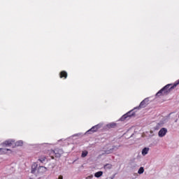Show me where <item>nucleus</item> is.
Instances as JSON below:
<instances>
[{"label":"nucleus","mask_w":179,"mask_h":179,"mask_svg":"<svg viewBox=\"0 0 179 179\" xmlns=\"http://www.w3.org/2000/svg\"><path fill=\"white\" fill-rule=\"evenodd\" d=\"M179 85V79L176 81L173 84V85L171 86V84H167L164 87H163L157 94L156 96L159 97V96H162V94H169L173 89L175 87H177Z\"/></svg>","instance_id":"f257e3e1"},{"label":"nucleus","mask_w":179,"mask_h":179,"mask_svg":"<svg viewBox=\"0 0 179 179\" xmlns=\"http://www.w3.org/2000/svg\"><path fill=\"white\" fill-rule=\"evenodd\" d=\"M134 110L136 109L134 108L133 110H129L126 114L123 115L120 118V121H125V120L128 121V120L131 119V117H135V111H134Z\"/></svg>","instance_id":"f03ea898"},{"label":"nucleus","mask_w":179,"mask_h":179,"mask_svg":"<svg viewBox=\"0 0 179 179\" xmlns=\"http://www.w3.org/2000/svg\"><path fill=\"white\" fill-rule=\"evenodd\" d=\"M149 103V98L144 99L139 104V106L134 108V110H141V108H145Z\"/></svg>","instance_id":"7ed1b4c3"},{"label":"nucleus","mask_w":179,"mask_h":179,"mask_svg":"<svg viewBox=\"0 0 179 179\" xmlns=\"http://www.w3.org/2000/svg\"><path fill=\"white\" fill-rule=\"evenodd\" d=\"M120 148H121V145H113L109 150H104V153L105 155H110L113 153V152H117Z\"/></svg>","instance_id":"20e7f679"},{"label":"nucleus","mask_w":179,"mask_h":179,"mask_svg":"<svg viewBox=\"0 0 179 179\" xmlns=\"http://www.w3.org/2000/svg\"><path fill=\"white\" fill-rule=\"evenodd\" d=\"M52 153L55 154V157L59 159L62 155H64V150L62 149L56 148L55 150L52 151Z\"/></svg>","instance_id":"39448f33"},{"label":"nucleus","mask_w":179,"mask_h":179,"mask_svg":"<svg viewBox=\"0 0 179 179\" xmlns=\"http://www.w3.org/2000/svg\"><path fill=\"white\" fill-rule=\"evenodd\" d=\"M167 134V129L165 127L162 128L159 132H158V136L159 138H163L164 136H166V134Z\"/></svg>","instance_id":"423d86ee"},{"label":"nucleus","mask_w":179,"mask_h":179,"mask_svg":"<svg viewBox=\"0 0 179 179\" xmlns=\"http://www.w3.org/2000/svg\"><path fill=\"white\" fill-rule=\"evenodd\" d=\"M15 141L13 140H7L1 143L3 146H12V143H13Z\"/></svg>","instance_id":"0eeeda50"},{"label":"nucleus","mask_w":179,"mask_h":179,"mask_svg":"<svg viewBox=\"0 0 179 179\" xmlns=\"http://www.w3.org/2000/svg\"><path fill=\"white\" fill-rule=\"evenodd\" d=\"M38 167V164H37V163H34L31 166V173L32 174H34V173H36V171H37Z\"/></svg>","instance_id":"6e6552de"},{"label":"nucleus","mask_w":179,"mask_h":179,"mask_svg":"<svg viewBox=\"0 0 179 179\" xmlns=\"http://www.w3.org/2000/svg\"><path fill=\"white\" fill-rule=\"evenodd\" d=\"M59 76L61 78H64V79H66V78H68V73H66L65 71H63L60 72Z\"/></svg>","instance_id":"1a4fd4ad"},{"label":"nucleus","mask_w":179,"mask_h":179,"mask_svg":"<svg viewBox=\"0 0 179 179\" xmlns=\"http://www.w3.org/2000/svg\"><path fill=\"white\" fill-rule=\"evenodd\" d=\"M142 155L143 156H146V155H148V153H149V148H144L142 151H141Z\"/></svg>","instance_id":"9d476101"},{"label":"nucleus","mask_w":179,"mask_h":179,"mask_svg":"<svg viewBox=\"0 0 179 179\" xmlns=\"http://www.w3.org/2000/svg\"><path fill=\"white\" fill-rule=\"evenodd\" d=\"M91 132H92V134L94 132H97V129H96V126L92 127L91 129L87 131L86 134H90Z\"/></svg>","instance_id":"9b49d317"},{"label":"nucleus","mask_w":179,"mask_h":179,"mask_svg":"<svg viewBox=\"0 0 179 179\" xmlns=\"http://www.w3.org/2000/svg\"><path fill=\"white\" fill-rule=\"evenodd\" d=\"M101 176H103V171H99L94 173V177H96V178H100V177H101Z\"/></svg>","instance_id":"f8f14e48"},{"label":"nucleus","mask_w":179,"mask_h":179,"mask_svg":"<svg viewBox=\"0 0 179 179\" xmlns=\"http://www.w3.org/2000/svg\"><path fill=\"white\" fill-rule=\"evenodd\" d=\"M117 126V124L115 122L109 123L106 125V127L110 129L111 128H115Z\"/></svg>","instance_id":"ddd939ff"},{"label":"nucleus","mask_w":179,"mask_h":179,"mask_svg":"<svg viewBox=\"0 0 179 179\" xmlns=\"http://www.w3.org/2000/svg\"><path fill=\"white\" fill-rule=\"evenodd\" d=\"M15 146H23V141L20 140L15 142Z\"/></svg>","instance_id":"4468645a"},{"label":"nucleus","mask_w":179,"mask_h":179,"mask_svg":"<svg viewBox=\"0 0 179 179\" xmlns=\"http://www.w3.org/2000/svg\"><path fill=\"white\" fill-rule=\"evenodd\" d=\"M8 150H10L8 148H0V153H8Z\"/></svg>","instance_id":"2eb2a0df"},{"label":"nucleus","mask_w":179,"mask_h":179,"mask_svg":"<svg viewBox=\"0 0 179 179\" xmlns=\"http://www.w3.org/2000/svg\"><path fill=\"white\" fill-rule=\"evenodd\" d=\"M87 155H89V152H87V150H84L82 152L81 157H86Z\"/></svg>","instance_id":"dca6fc26"},{"label":"nucleus","mask_w":179,"mask_h":179,"mask_svg":"<svg viewBox=\"0 0 179 179\" xmlns=\"http://www.w3.org/2000/svg\"><path fill=\"white\" fill-rule=\"evenodd\" d=\"M145 169L143 166H141L138 171V174H143Z\"/></svg>","instance_id":"f3484780"},{"label":"nucleus","mask_w":179,"mask_h":179,"mask_svg":"<svg viewBox=\"0 0 179 179\" xmlns=\"http://www.w3.org/2000/svg\"><path fill=\"white\" fill-rule=\"evenodd\" d=\"M113 168V165H111L110 164H106L105 166H104V169H106L108 170H110V169Z\"/></svg>","instance_id":"a211bd4d"},{"label":"nucleus","mask_w":179,"mask_h":179,"mask_svg":"<svg viewBox=\"0 0 179 179\" xmlns=\"http://www.w3.org/2000/svg\"><path fill=\"white\" fill-rule=\"evenodd\" d=\"M45 157H42L38 159V161L41 162V163H44L45 162Z\"/></svg>","instance_id":"6ab92c4d"},{"label":"nucleus","mask_w":179,"mask_h":179,"mask_svg":"<svg viewBox=\"0 0 179 179\" xmlns=\"http://www.w3.org/2000/svg\"><path fill=\"white\" fill-rule=\"evenodd\" d=\"M102 124H96V125H95V127H96V129L97 130V131H99V129H100V128H101V127H102Z\"/></svg>","instance_id":"aec40b11"},{"label":"nucleus","mask_w":179,"mask_h":179,"mask_svg":"<svg viewBox=\"0 0 179 179\" xmlns=\"http://www.w3.org/2000/svg\"><path fill=\"white\" fill-rule=\"evenodd\" d=\"M154 129H155V131H158V129H160V123H158L155 127Z\"/></svg>","instance_id":"412c9836"},{"label":"nucleus","mask_w":179,"mask_h":179,"mask_svg":"<svg viewBox=\"0 0 179 179\" xmlns=\"http://www.w3.org/2000/svg\"><path fill=\"white\" fill-rule=\"evenodd\" d=\"M41 169H43V172L47 171V168L45 166H39L38 170H40Z\"/></svg>","instance_id":"4be33fe9"},{"label":"nucleus","mask_w":179,"mask_h":179,"mask_svg":"<svg viewBox=\"0 0 179 179\" xmlns=\"http://www.w3.org/2000/svg\"><path fill=\"white\" fill-rule=\"evenodd\" d=\"M114 178H115V175H113L111 177H110L108 179H114Z\"/></svg>","instance_id":"5701e85b"},{"label":"nucleus","mask_w":179,"mask_h":179,"mask_svg":"<svg viewBox=\"0 0 179 179\" xmlns=\"http://www.w3.org/2000/svg\"><path fill=\"white\" fill-rule=\"evenodd\" d=\"M73 136H80V134H76L73 135Z\"/></svg>","instance_id":"b1692460"},{"label":"nucleus","mask_w":179,"mask_h":179,"mask_svg":"<svg viewBox=\"0 0 179 179\" xmlns=\"http://www.w3.org/2000/svg\"><path fill=\"white\" fill-rule=\"evenodd\" d=\"M59 179H64V177L62 176H59Z\"/></svg>","instance_id":"393cba45"},{"label":"nucleus","mask_w":179,"mask_h":179,"mask_svg":"<svg viewBox=\"0 0 179 179\" xmlns=\"http://www.w3.org/2000/svg\"><path fill=\"white\" fill-rule=\"evenodd\" d=\"M178 121V119H176V120H175V122H177Z\"/></svg>","instance_id":"a878e982"},{"label":"nucleus","mask_w":179,"mask_h":179,"mask_svg":"<svg viewBox=\"0 0 179 179\" xmlns=\"http://www.w3.org/2000/svg\"><path fill=\"white\" fill-rule=\"evenodd\" d=\"M41 145H48V143H43V144H41Z\"/></svg>","instance_id":"bb28decb"}]
</instances>
